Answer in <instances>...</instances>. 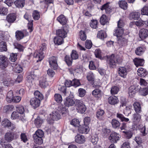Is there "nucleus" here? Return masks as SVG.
I'll return each instance as SVG.
<instances>
[{"label":"nucleus","instance_id":"nucleus-28","mask_svg":"<svg viewBox=\"0 0 148 148\" xmlns=\"http://www.w3.org/2000/svg\"><path fill=\"white\" fill-rule=\"evenodd\" d=\"M57 20L62 25L65 24L66 23V20L65 17L62 14L61 15L57 18Z\"/></svg>","mask_w":148,"mask_h":148},{"label":"nucleus","instance_id":"nucleus-14","mask_svg":"<svg viewBox=\"0 0 148 148\" xmlns=\"http://www.w3.org/2000/svg\"><path fill=\"white\" fill-rule=\"evenodd\" d=\"M24 111V108L22 106L19 107V114H21V115H19L20 118L19 119L23 123L26 121V119L25 118V116L23 114Z\"/></svg>","mask_w":148,"mask_h":148},{"label":"nucleus","instance_id":"nucleus-32","mask_svg":"<svg viewBox=\"0 0 148 148\" xmlns=\"http://www.w3.org/2000/svg\"><path fill=\"white\" fill-rule=\"evenodd\" d=\"M111 124L112 127L114 129L119 128L120 125L119 121L115 119H112Z\"/></svg>","mask_w":148,"mask_h":148},{"label":"nucleus","instance_id":"nucleus-27","mask_svg":"<svg viewBox=\"0 0 148 148\" xmlns=\"http://www.w3.org/2000/svg\"><path fill=\"white\" fill-rule=\"evenodd\" d=\"M89 127L87 126L81 127L79 129V131L80 133L82 134H87L89 131Z\"/></svg>","mask_w":148,"mask_h":148},{"label":"nucleus","instance_id":"nucleus-29","mask_svg":"<svg viewBox=\"0 0 148 148\" xmlns=\"http://www.w3.org/2000/svg\"><path fill=\"white\" fill-rule=\"evenodd\" d=\"M104 111L103 110L99 109L97 112L96 116L97 118L99 120H102L103 119V115Z\"/></svg>","mask_w":148,"mask_h":148},{"label":"nucleus","instance_id":"nucleus-52","mask_svg":"<svg viewBox=\"0 0 148 148\" xmlns=\"http://www.w3.org/2000/svg\"><path fill=\"white\" fill-rule=\"evenodd\" d=\"M95 57L99 59H102V57L101 56V51L100 50L97 49L95 50L94 52Z\"/></svg>","mask_w":148,"mask_h":148},{"label":"nucleus","instance_id":"nucleus-31","mask_svg":"<svg viewBox=\"0 0 148 148\" xmlns=\"http://www.w3.org/2000/svg\"><path fill=\"white\" fill-rule=\"evenodd\" d=\"M118 4L119 7L125 10L127 9L128 5L127 2L125 1H119L118 2Z\"/></svg>","mask_w":148,"mask_h":148},{"label":"nucleus","instance_id":"nucleus-47","mask_svg":"<svg viewBox=\"0 0 148 148\" xmlns=\"http://www.w3.org/2000/svg\"><path fill=\"white\" fill-rule=\"evenodd\" d=\"M90 26L92 28L96 29L98 27V22L96 20H92L90 23Z\"/></svg>","mask_w":148,"mask_h":148},{"label":"nucleus","instance_id":"nucleus-15","mask_svg":"<svg viewBox=\"0 0 148 148\" xmlns=\"http://www.w3.org/2000/svg\"><path fill=\"white\" fill-rule=\"evenodd\" d=\"M101 0H89L87 4V8L90 10L92 8L95 4L99 3Z\"/></svg>","mask_w":148,"mask_h":148},{"label":"nucleus","instance_id":"nucleus-17","mask_svg":"<svg viewBox=\"0 0 148 148\" xmlns=\"http://www.w3.org/2000/svg\"><path fill=\"white\" fill-rule=\"evenodd\" d=\"M39 84L41 88L46 87L48 85V82L47 81L46 77H41L39 81Z\"/></svg>","mask_w":148,"mask_h":148},{"label":"nucleus","instance_id":"nucleus-20","mask_svg":"<svg viewBox=\"0 0 148 148\" xmlns=\"http://www.w3.org/2000/svg\"><path fill=\"white\" fill-rule=\"evenodd\" d=\"M56 34L58 37L64 38L66 37L67 33L64 29H59L56 31Z\"/></svg>","mask_w":148,"mask_h":148},{"label":"nucleus","instance_id":"nucleus-10","mask_svg":"<svg viewBox=\"0 0 148 148\" xmlns=\"http://www.w3.org/2000/svg\"><path fill=\"white\" fill-rule=\"evenodd\" d=\"M14 134L13 132H7L5 135L4 139L8 142H11L13 139Z\"/></svg>","mask_w":148,"mask_h":148},{"label":"nucleus","instance_id":"nucleus-12","mask_svg":"<svg viewBox=\"0 0 148 148\" xmlns=\"http://www.w3.org/2000/svg\"><path fill=\"white\" fill-rule=\"evenodd\" d=\"M75 142L79 144H82L85 142L84 136L80 134H77L75 138Z\"/></svg>","mask_w":148,"mask_h":148},{"label":"nucleus","instance_id":"nucleus-39","mask_svg":"<svg viewBox=\"0 0 148 148\" xmlns=\"http://www.w3.org/2000/svg\"><path fill=\"white\" fill-rule=\"evenodd\" d=\"M64 61L69 66H70L72 63V59L68 56L66 55L64 57Z\"/></svg>","mask_w":148,"mask_h":148},{"label":"nucleus","instance_id":"nucleus-51","mask_svg":"<svg viewBox=\"0 0 148 148\" xmlns=\"http://www.w3.org/2000/svg\"><path fill=\"white\" fill-rule=\"evenodd\" d=\"M87 78L89 81H93L94 80V77L93 73L91 71H89L87 73Z\"/></svg>","mask_w":148,"mask_h":148},{"label":"nucleus","instance_id":"nucleus-55","mask_svg":"<svg viewBox=\"0 0 148 148\" xmlns=\"http://www.w3.org/2000/svg\"><path fill=\"white\" fill-rule=\"evenodd\" d=\"M71 56V58L73 60H76L79 57L78 54L75 50H74L72 51Z\"/></svg>","mask_w":148,"mask_h":148},{"label":"nucleus","instance_id":"nucleus-18","mask_svg":"<svg viewBox=\"0 0 148 148\" xmlns=\"http://www.w3.org/2000/svg\"><path fill=\"white\" fill-rule=\"evenodd\" d=\"M92 94L94 97L99 98L102 96V91L99 88H95L92 91Z\"/></svg>","mask_w":148,"mask_h":148},{"label":"nucleus","instance_id":"nucleus-63","mask_svg":"<svg viewBox=\"0 0 148 148\" xmlns=\"http://www.w3.org/2000/svg\"><path fill=\"white\" fill-rule=\"evenodd\" d=\"M98 140V138L97 135L95 134L92 136L91 141L93 144H96Z\"/></svg>","mask_w":148,"mask_h":148},{"label":"nucleus","instance_id":"nucleus-64","mask_svg":"<svg viewBox=\"0 0 148 148\" xmlns=\"http://www.w3.org/2000/svg\"><path fill=\"white\" fill-rule=\"evenodd\" d=\"M141 11L142 14L148 15V6H145Z\"/></svg>","mask_w":148,"mask_h":148},{"label":"nucleus","instance_id":"nucleus-44","mask_svg":"<svg viewBox=\"0 0 148 148\" xmlns=\"http://www.w3.org/2000/svg\"><path fill=\"white\" fill-rule=\"evenodd\" d=\"M100 23L103 25H105L108 22V19L106 16L104 14H103L101 17L100 20Z\"/></svg>","mask_w":148,"mask_h":148},{"label":"nucleus","instance_id":"nucleus-57","mask_svg":"<svg viewBox=\"0 0 148 148\" xmlns=\"http://www.w3.org/2000/svg\"><path fill=\"white\" fill-rule=\"evenodd\" d=\"M144 52L143 48L141 47H138L135 51V53L138 56H140Z\"/></svg>","mask_w":148,"mask_h":148},{"label":"nucleus","instance_id":"nucleus-22","mask_svg":"<svg viewBox=\"0 0 148 148\" xmlns=\"http://www.w3.org/2000/svg\"><path fill=\"white\" fill-rule=\"evenodd\" d=\"M110 2L107 3L103 5L101 8L102 10H105L107 14H109L111 10V7L109 5Z\"/></svg>","mask_w":148,"mask_h":148},{"label":"nucleus","instance_id":"nucleus-45","mask_svg":"<svg viewBox=\"0 0 148 148\" xmlns=\"http://www.w3.org/2000/svg\"><path fill=\"white\" fill-rule=\"evenodd\" d=\"M14 107L12 105H8L5 106L4 107L3 111L5 112H8L12 111Z\"/></svg>","mask_w":148,"mask_h":148},{"label":"nucleus","instance_id":"nucleus-48","mask_svg":"<svg viewBox=\"0 0 148 148\" xmlns=\"http://www.w3.org/2000/svg\"><path fill=\"white\" fill-rule=\"evenodd\" d=\"M42 137L33 136L35 143L38 145H41L43 143V141Z\"/></svg>","mask_w":148,"mask_h":148},{"label":"nucleus","instance_id":"nucleus-23","mask_svg":"<svg viewBox=\"0 0 148 148\" xmlns=\"http://www.w3.org/2000/svg\"><path fill=\"white\" fill-rule=\"evenodd\" d=\"M124 33V31L123 28L117 27L116 29H115V33L114 35L117 37L118 38L122 36Z\"/></svg>","mask_w":148,"mask_h":148},{"label":"nucleus","instance_id":"nucleus-40","mask_svg":"<svg viewBox=\"0 0 148 148\" xmlns=\"http://www.w3.org/2000/svg\"><path fill=\"white\" fill-rule=\"evenodd\" d=\"M28 35V32L25 30L22 31H19V40L21 39L24 36Z\"/></svg>","mask_w":148,"mask_h":148},{"label":"nucleus","instance_id":"nucleus-16","mask_svg":"<svg viewBox=\"0 0 148 148\" xmlns=\"http://www.w3.org/2000/svg\"><path fill=\"white\" fill-rule=\"evenodd\" d=\"M75 102L73 99L72 98L67 97L64 101V104L65 106L67 107H69L73 105L74 104H75Z\"/></svg>","mask_w":148,"mask_h":148},{"label":"nucleus","instance_id":"nucleus-49","mask_svg":"<svg viewBox=\"0 0 148 148\" xmlns=\"http://www.w3.org/2000/svg\"><path fill=\"white\" fill-rule=\"evenodd\" d=\"M32 16L35 20H36L39 19L40 15L38 11L35 10L33 12Z\"/></svg>","mask_w":148,"mask_h":148},{"label":"nucleus","instance_id":"nucleus-53","mask_svg":"<svg viewBox=\"0 0 148 148\" xmlns=\"http://www.w3.org/2000/svg\"><path fill=\"white\" fill-rule=\"evenodd\" d=\"M54 97L55 100L58 103H61L62 101V96L59 94H56Z\"/></svg>","mask_w":148,"mask_h":148},{"label":"nucleus","instance_id":"nucleus-13","mask_svg":"<svg viewBox=\"0 0 148 148\" xmlns=\"http://www.w3.org/2000/svg\"><path fill=\"white\" fill-rule=\"evenodd\" d=\"M139 36L142 39L145 38L148 36V30L145 28L141 29L139 31Z\"/></svg>","mask_w":148,"mask_h":148},{"label":"nucleus","instance_id":"nucleus-7","mask_svg":"<svg viewBox=\"0 0 148 148\" xmlns=\"http://www.w3.org/2000/svg\"><path fill=\"white\" fill-rule=\"evenodd\" d=\"M120 138V135L116 132L112 133L110 134L109 137V139L112 143H116L119 140Z\"/></svg>","mask_w":148,"mask_h":148},{"label":"nucleus","instance_id":"nucleus-58","mask_svg":"<svg viewBox=\"0 0 148 148\" xmlns=\"http://www.w3.org/2000/svg\"><path fill=\"white\" fill-rule=\"evenodd\" d=\"M141 118L140 115L138 114H134L133 115V120L134 122H138Z\"/></svg>","mask_w":148,"mask_h":148},{"label":"nucleus","instance_id":"nucleus-33","mask_svg":"<svg viewBox=\"0 0 148 148\" xmlns=\"http://www.w3.org/2000/svg\"><path fill=\"white\" fill-rule=\"evenodd\" d=\"M35 77L33 74L29 75L27 77V81L29 84L30 86H31L33 85V83L34 82Z\"/></svg>","mask_w":148,"mask_h":148},{"label":"nucleus","instance_id":"nucleus-41","mask_svg":"<svg viewBox=\"0 0 148 148\" xmlns=\"http://www.w3.org/2000/svg\"><path fill=\"white\" fill-rule=\"evenodd\" d=\"M97 37L101 39H103L106 37V33L104 31L101 30L98 33Z\"/></svg>","mask_w":148,"mask_h":148},{"label":"nucleus","instance_id":"nucleus-2","mask_svg":"<svg viewBox=\"0 0 148 148\" xmlns=\"http://www.w3.org/2000/svg\"><path fill=\"white\" fill-rule=\"evenodd\" d=\"M122 61L121 58L119 56H115L114 54H112L110 57L107 62L110 67L113 68L116 67L117 64H120Z\"/></svg>","mask_w":148,"mask_h":148},{"label":"nucleus","instance_id":"nucleus-35","mask_svg":"<svg viewBox=\"0 0 148 148\" xmlns=\"http://www.w3.org/2000/svg\"><path fill=\"white\" fill-rule=\"evenodd\" d=\"M118 42L122 45H125L127 42V40L124 36H122L118 38Z\"/></svg>","mask_w":148,"mask_h":148},{"label":"nucleus","instance_id":"nucleus-54","mask_svg":"<svg viewBox=\"0 0 148 148\" xmlns=\"http://www.w3.org/2000/svg\"><path fill=\"white\" fill-rule=\"evenodd\" d=\"M34 95L35 96L34 98H36L40 100L43 99V95L38 91H35L34 92Z\"/></svg>","mask_w":148,"mask_h":148},{"label":"nucleus","instance_id":"nucleus-42","mask_svg":"<svg viewBox=\"0 0 148 148\" xmlns=\"http://www.w3.org/2000/svg\"><path fill=\"white\" fill-rule=\"evenodd\" d=\"M80 38L82 41L85 40L87 38V36L84 31L81 30L79 32Z\"/></svg>","mask_w":148,"mask_h":148},{"label":"nucleus","instance_id":"nucleus-11","mask_svg":"<svg viewBox=\"0 0 148 148\" xmlns=\"http://www.w3.org/2000/svg\"><path fill=\"white\" fill-rule=\"evenodd\" d=\"M8 64V58L5 56H0V66H2L4 68H6Z\"/></svg>","mask_w":148,"mask_h":148},{"label":"nucleus","instance_id":"nucleus-38","mask_svg":"<svg viewBox=\"0 0 148 148\" xmlns=\"http://www.w3.org/2000/svg\"><path fill=\"white\" fill-rule=\"evenodd\" d=\"M6 43L5 42L2 41L0 42V51H7Z\"/></svg>","mask_w":148,"mask_h":148},{"label":"nucleus","instance_id":"nucleus-46","mask_svg":"<svg viewBox=\"0 0 148 148\" xmlns=\"http://www.w3.org/2000/svg\"><path fill=\"white\" fill-rule=\"evenodd\" d=\"M43 131L40 130H37L33 135V136L42 137L44 136Z\"/></svg>","mask_w":148,"mask_h":148},{"label":"nucleus","instance_id":"nucleus-4","mask_svg":"<svg viewBox=\"0 0 148 148\" xmlns=\"http://www.w3.org/2000/svg\"><path fill=\"white\" fill-rule=\"evenodd\" d=\"M75 105L76 106V110L78 112L83 114L86 111V107L82 101L79 100H76L75 101Z\"/></svg>","mask_w":148,"mask_h":148},{"label":"nucleus","instance_id":"nucleus-1","mask_svg":"<svg viewBox=\"0 0 148 148\" xmlns=\"http://www.w3.org/2000/svg\"><path fill=\"white\" fill-rule=\"evenodd\" d=\"M68 113V110L65 107H59L58 111H53L52 113L50 114V117L52 120H51L49 123L52 124L53 123V121H57L61 118V114L63 116H65Z\"/></svg>","mask_w":148,"mask_h":148},{"label":"nucleus","instance_id":"nucleus-3","mask_svg":"<svg viewBox=\"0 0 148 148\" xmlns=\"http://www.w3.org/2000/svg\"><path fill=\"white\" fill-rule=\"evenodd\" d=\"M46 49V45L45 43H43L40 46L39 51L34 53V57L37 59H38L36 61L37 62L41 61L43 58V51H45Z\"/></svg>","mask_w":148,"mask_h":148},{"label":"nucleus","instance_id":"nucleus-5","mask_svg":"<svg viewBox=\"0 0 148 148\" xmlns=\"http://www.w3.org/2000/svg\"><path fill=\"white\" fill-rule=\"evenodd\" d=\"M6 100L8 102H12L18 103V97L16 96L14 97L12 91H10L7 95Z\"/></svg>","mask_w":148,"mask_h":148},{"label":"nucleus","instance_id":"nucleus-36","mask_svg":"<svg viewBox=\"0 0 148 148\" xmlns=\"http://www.w3.org/2000/svg\"><path fill=\"white\" fill-rule=\"evenodd\" d=\"M136 92V90L134 86H132L129 88L128 94L130 96H133Z\"/></svg>","mask_w":148,"mask_h":148},{"label":"nucleus","instance_id":"nucleus-34","mask_svg":"<svg viewBox=\"0 0 148 148\" xmlns=\"http://www.w3.org/2000/svg\"><path fill=\"white\" fill-rule=\"evenodd\" d=\"M55 43L58 45L62 44L63 42V39L62 37L57 36L54 38Z\"/></svg>","mask_w":148,"mask_h":148},{"label":"nucleus","instance_id":"nucleus-62","mask_svg":"<svg viewBox=\"0 0 148 148\" xmlns=\"http://www.w3.org/2000/svg\"><path fill=\"white\" fill-rule=\"evenodd\" d=\"M20 137L21 141H23V142L26 143L27 141V138L25 134L21 133L20 135Z\"/></svg>","mask_w":148,"mask_h":148},{"label":"nucleus","instance_id":"nucleus-30","mask_svg":"<svg viewBox=\"0 0 148 148\" xmlns=\"http://www.w3.org/2000/svg\"><path fill=\"white\" fill-rule=\"evenodd\" d=\"M43 123V120L39 116H38L34 120V123L38 128L40 127Z\"/></svg>","mask_w":148,"mask_h":148},{"label":"nucleus","instance_id":"nucleus-43","mask_svg":"<svg viewBox=\"0 0 148 148\" xmlns=\"http://www.w3.org/2000/svg\"><path fill=\"white\" fill-rule=\"evenodd\" d=\"M119 90V88L115 86H112L111 89L110 93L112 95L117 94Z\"/></svg>","mask_w":148,"mask_h":148},{"label":"nucleus","instance_id":"nucleus-56","mask_svg":"<svg viewBox=\"0 0 148 148\" xmlns=\"http://www.w3.org/2000/svg\"><path fill=\"white\" fill-rule=\"evenodd\" d=\"M23 69L21 67L19 66V83L22 81L23 80V76L24 75V73L23 72Z\"/></svg>","mask_w":148,"mask_h":148},{"label":"nucleus","instance_id":"nucleus-21","mask_svg":"<svg viewBox=\"0 0 148 148\" xmlns=\"http://www.w3.org/2000/svg\"><path fill=\"white\" fill-rule=\"evenodd\" d=\"M133 61L135 65L137 67L139 66H142L144 63V60L143 59L137 58H134L133 60Z\"/></svg>","mask_w":148,"mask_h":148},{"label":"nucleus","instance_id":"nucleus-9","mask_svg":"<svg viewBox=\"0 0 148 148\" xmlns=\"http://www.w3.org/2000/svg\"><path fill=\"white\" fill-rule=\"evenodd\" d=\"M40 100L36 98H32L30 101V104L34 109H35L39 106Z\"/></svg>","mask_w":148,"mask_h":148},{"label":"nucleus","instance_id":"nucleus-19","mask_svg":"<svg viewBox=\"0 0 148 148\" xmlns=\"http://www.w3.org/2000/svg\"><path fill=\"white\" fill-rule=\"evenodd\" d=\"M108 102L109 103L111 104L114 105L118 103L119 100L116 97L112 96L108 98Z\"/></svg>","mask_w":148,"mask_h":148},{"label":"nucleus","instance_id":"nucleus-61","mask_svg":"<svg viewBox=\"0 0 148 148\" xmlns=\"http://www.w3.org/2000/svg\"><path fill=\"white\" fill-rule=\"evenodd\" d=\"M85 47L88 49H90L92 46L91 41L90 40H87L85 42Z\"/></svg>","mask_w":148,"mask_h":148},{"label":"nucleus","instance_id":"nucleus-50","mask_svg":"<svg viewBox=\"0 0 148 148\" xmlns=\"http://www.w3.org/2000/svg\"><path fill=\"white\" fill-rule=\"evenodd\" d=\"M116 117L119 118L122 121L127 122L129 121L128 118H125L123 114H121L117 113Z\"/></svg>","mask_w":148,"mask_h":148},{"label":"nucleus","instance_id":"nucleus-8","mask_svg":"<svg viewBox=\"0 0 148 148\" xmlns=\"http://www.w3.org/2000/svg\"><path fill=\"white\" fill-rule=\"evenodd\" d=\"M49 62L51 68L54 70L57 69L58 65L57 62V59L56 57L52 56L50 58Z\"/></svg>","mask_w":148,"mask_h":148},{"label":"nucleus","instance_id":"nucleus-60","mask_svg":"<svg viewBox=\"0 0 148 148\" xmlns=\"http://www.w3.org/2000/svg\"><path fill=\"white\" fill-rule=\"evenodd\" d=\"M73 83L72 86L75 87L79 86L80 84V82L79 80L74 79L72 81Z\"/></svg>","mask_w":148,"mask_h":148},{"label":"nucleus","instance_id":"nucleus-26","mask_svg":"<svg viewBox=\"0 0 148 148\" xmlns=\"http://www.w3.org/2000/svg\"><path fill=\"white\" fill-rule=\"evenodd\" d=\"M7 20L9 23H13L16 19V16L15 14H9L7 16Z\"/></svg>","mask_w":148,"mask_h":148},{"label":"nucleus","instance_id":"nucleus-25","mask_svg":"<svg viewBox=\"0 0 148 148\" xmlns=\"http://www.w3.org/2000/svg\"><path fill=\"white\" fill-rule=\"evenodd\" d=\"M140 13L137 12L131 13L129 15V18L131 20H138L139 18Z\"/></svg>","mask_w":148,"mask_h":148},{"label":"nucleus","instance_id":"nucleus-6","mask_svg":"<svg viewBox=\"0 0 148 148\" xmlns=\"http://www.w3.org/2000/svg\"><path fill=\"white\" fill-rule=\"evenodd\" d=\"M130 71L127 66H121L118 68V73L119 75L123 78L126 77L128 72Z\"/></svg>","mask_w":148,"mask_h":148},{"label":"nucleus","instance_id":"nucleus-37","mask_svg":"<svg viewBox=\"0 0 148 148\" xmlns=\"http://www.w3.org/2000/svg\"><path fill=\"white\" fill-rule=\"evenodd\" d=\"M2 125L4 127H9L11 126V123L7 119H5L1 123Z\"/></svg>","mask_w":148,"mask_h":148},{"label":"nucleus","instance_id":"nucleus-59","mask_svg":"<svg viewBox=\"0 0 148 148\" xmlns=\"http://www.w3.org/2000/svg\"><path fill=\"white\" fill-rule=\"evenodd\" d=\"M79 121L77 119H73L71 122L70 123L75 127H78L79 125Z\"/></svg>","mask_w":148,"mask_h":148},{"label":"nucleus","instance_id":"nucleus-24","mask_svg":"<svg viewBox=\"0 0 148 148\" xmlns=\"http://www.w3.org/2000/svg\"><path fill=\"white\" fill-rule=\"evenodd\" d=\"M133 106L134 109L136 113H140L141 112V108L138 102H135L133 104Z\"/></svg>","mask_w":148,"mask_h":148}]
</instances>
